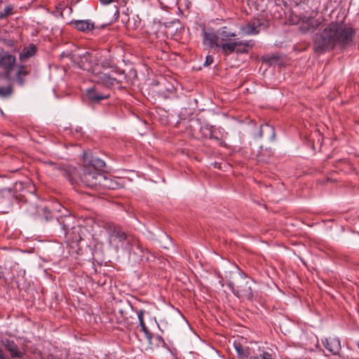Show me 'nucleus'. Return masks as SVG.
Returning a JSON list of instances; mask_svg holds the SVG:
<instances>
[{"label":"nucleus","mask_w":359,"mask_h":359,"mask_svg":"<svg viewBox=\"0 0 359 359\" xmlns=\"http://www.w3.org/2000/svg\"><path fill=\"white\" fill-rule=\"evenodd\" d=\"M356 29L344 22H331L313 38V50L323 55L336 47L346 49L354 46Z\"/></svg>","instance_id":"f257e3e1"},{"label":"nucleus","mask_w":359,"mask_h":359,"mask_svg":"<svg viewBox=\"0 0 359 359\" xmlns=\"http://www.w3.org/2000/svg\"><path fill=\"white\" fill-rule=\"evenodd\" d=\"M52 229L59 237H62L67 243L79 244L83 240L86 229L76 223V219L70 215H61L53 219Z\"/></svg>","instance_id":"f03ea898"},{"label":"nucleus","mask_w":359,"mask_h":359,"mask_svg":"<svg viewBox=\"0 0 359 359\" xmlns=\"http://www.w3.org/2000/svg\"><path fill=\"white\" fill-rule=\"evenodd\" d=\"M104 229L109 236V244L114 246L116 251L120 247L123 250L130 248V243H132L135 237L125 232L121 226L114 223H107Z\"/></svg>","instance_id":"7ed1b4c3"},{"label":"nucleus","mask_w":359,"mask_h":359,"mask_svg":"<svg viewBox=\"0 0 359 359\" xmlns=\"http://www.w3.org/2000/svg\"><path fill=\"white\" fill-rule=\"evenodd\" d=\"M226 285L235 296L249 301L253 299L252 280L243 273H238L233 280H227Z\"/></svg>","instance_id":"20e7f679"},{"label":"nucleus","mask_w":359,"mask_h":359,"mask_svg":"<svg viewBox=\"0 0 359 359\" xmlns=\"http://www.w3.org/2000/svg\"><path fill=\"white\" fill-rule=\"evenodd\" d=\"M94 72L96 74L95 83L107 89L114 87L116 84H122L126 80V75L124 72L111 70L110 72L102 73L99 71L98 67H96Z\"/></svg>","instance_id":"39448f33"},{"label":"nucleus","mask_w":359,"mask_h":359,"mask_svg":"<svg viewBox=\"0 0 359 359\" xmlns=\"http://www.w3.org/2000/svg\"><path fill=\"white\" fill-rule=\"evenodd\" d=\"M77 172L78 175L76 176V179L78 180V183L72 184L73 186L79 185L81 182L86 187L97 189L98 177L102 175L100 172L83 165L81 168V170H77Z\"/></svg>","instance_id":"423d86ee"},{"label":"nucleus","mask_w":359,"mask_h":359,"mask_svg":"<svg viewBox=\"0 0 359 359\" xmlns=\"http://www.w3.org/2000/svg\"><path fill=\"white\" fill-rule=\"evenodd\" d=\"M45 163L49 165L53 170H57L64 177H65L70 182L71 184L78 183V180L76 176L78 175L77 168L64 164H57L53 161H46Z\"/></svg>","instance_id":"0eeeda50"},{"label":"nucleus","mask_w":359,"mask_h":359,"mask_svg":"<svg viewBox=\"0 0 359 359\" xmlns=\"http://www.w3.org/2000/svg\"><path fill=\"white\" fill-rule=\"evenodd\" d=\"M70 58L75 63H77L79 68L90 72L93 74V62H95L98 58V53L93 55L89 52H85L83 55H80L72 54Z\"/></svg>","instance_id":"6e6552de"},{"label":"nucleus","mask_w":359,"mask_h":359,"mask_svg":"<svg viewBox=\"0 0 359 359\" xmlns=\"http://www.w3.org/2000/svg\"><path fill=\"white\" fill-rule=\"evenodd\" d=\"M99 86L95 83L93 87L88 88L86 91L87 101L90 104H99L110 97L109 89L104 88V90H100Z\"/></svg>","instance_id":"1a4fd4ad"},{"label":"nucleus","mask_w":359,"mask_h":359,"mask_svg":"<svg viewBox=\"0 0 359 359\" xmlns=\"http://www.w3.org/2000/svg\"><path fill=\"white\" fill-rule=\"evenodd\" d=\"M262 27L267 28L269 22L263 18H253L241 27V30L245 35H256L259 33Z\"/></svg>","instance_id":"9d476101"},{"label":"nucleus","mask_w":359,"mask_h":359,"mask_svg":"<svg viewBox=\"0 0 359 359\" xmlns=\"http://www.w3.org/2000/svg\"><path fill=\"white\" fill-rule=\"evenodd\" d=\"M15 57L10 54H4L0 57V67L4 70V77L8 81L13 79L11 72L15 64Z\"/></svg>","instance_id":"9b49d317"},{"label":"nucleus","mask_w":359,"mask_h":359,"mask_svg":"<svg viewBox=\"0 0 359 359\" xmlns=\"http://www.w3.org/2000/svg\"><path fill=\"white\" fill-rule=\"evenodd\" d=\"M130 247L128 249H125L129 253V258L135 263L142 261L144 257V249L139 241L135 238L132 243H130Z\"/></svg>","instance_id":"f8f14e48"},{"label":"nucleus","mask_w":359,"mask_h":359,"mask_svg":"<svg viewBox=\"0 0 359 359\" xmlns=\"http://www.w3.org/2000/svg\"><path fill=\"white\" fill-rule=\"evenodd\" d=\"M83 165L93 168L99 171L105 167V162L97 156L92 155L90 152L83 153Z\"/></svg>","instance_id":"ddd939ff"},{"label":"nucleus","mask_w":359,"mask_h":359,"mask_svg":"<svg viewBox=\"0 0 359 359\" xmlns=\"http://www.w3.org/2000/svg\"><path fill=\"white\" fill-rule=\"evenodd\" d=\"M3 344L7 351L9 352L11 358H22L25 352L20 350L18 346L13 340L6 339L3 341Z\"/></svg>","instance_id":"4468645a"},{"label":"nucleus","mask_w":359,"mask_h":359,"mask_svg":"<svg viewBox=\"0 0 359 359\" xmlns=\"http://www.w3.org/2000/svg\"><path fill=\"white\" fill-rule=\"evenodd\" d=\"M98 180L97 189L102 188L114 190L119 187V184L115 180L102 173L101 176L98 177Z\"/></svg>","instance_id":"2eb2a0df"},{"label":"nucleus","mask_w":359,"mask_h":359,"mask_svg":"<svg viewBox=\"0 0 359 359\" xmlns=\"http://www.w3.org/2000/svg\"><path fill=\"white\" fill-rule=\"evenodd\" d=\"M100 55H98V58L95 60V64L93 65V77L92 81L95 83V77L96 74L94 72V69H95L96 67H98L99 71L102 73L104 72H110L112 69L111 68L112 67L111 62L107 59L100 60Z\"/></svg>","instance_id":"dca6fc26"},{"label":"nucleus","mask_w":359,"mask_h":359,"mask_svg":"<svg viewBox=\"0 0 359 359\" xmlns=\"http://www.w3.org/2000/svg\"><path fill=\"white\" fill-rule=\"evenodd\" d=\"M35 211H32L30 210H27L30 215H34L35 214H38L41 217L42 219H44L46 222H50V226L52 229V224L53 219H55L56 217H59L60 216H54L53 214L46 208H41L36 207Z\"/></svg>","instance_id":"f3484780"},{"label":"nucleus","mask_w":359,"mask_h":359,"mask_svg":"<svg viewBox=\"0 0 359 359\" xmlns=\"http://www.w3.org/2000/svg\"><path fill=\"white\" fill-rule=\"evenodd\" d=\"M38 51L37 46L34 43H29L25 46L19 55V60L22 62H27L29 59L34 56Z\"/></svg>","instance_id":"a211bd4d"},{"label":"nucleus","mask_w":359,"mask_h":359,"mask_svg":"<svg viewBox=\"0 0 359 359\" xmlns=\"http://www.w3.org/2000/svg\"><path fill=\"white\" fill-rule=\"evenodd\" d=\"M202 35L203 37V43L205 44L208 43L210 48H219L220 46L218 43L219 36L213 32L206 31L205 29L203 28L202 30Z\"/></svg>","instance_id":"6ab92c4d"},{"label":"nucleus","mask_w":359,"mask_h":359,"mask_svg":"<svg viewBox=\"0 0 359 359\" xmlns=\"http://www.w3.org/2000/svg\"><path fill=\"white\" fill-rule=\"evenodd\" d=\"M18 69L15 74V78L13 80H15L18 85L23 86L25 82V76L31 73V68L27 65H18Z\"/></svg>","instance_id":"aec40b11"},{"label":"nucleus","mask_w":359,"mask_h":359,"mask_svg":"<svg viewBox=\"0 0 359 359\" xmlns=\"http://www.w3.org/2000/svg\"><path fill=\"white\" fill-rule=\"evenodd\" d=\"M74 27L81 32H88L92 31L95 28L94 22H91L90 20H74L70 22Z\"/></svg>","instance_id":"412c9836"},{"label":"nucleus","mask_w":359,"mask_h":359,"mask_svg":"<svg viewBox=\"0 0 359 359\" xmlns=\"http://www.w3.org/2000/svg\"><path fill=\"white\" fill-rule=\"evenodd\" d=\"M259 137H266L269 140H273L275 138L274 128L268 123L260 125Z\"/></svg>","instance_id":"4be33fe9"},{"label":"nucleus","mask_w":359,"mask_h":359,"mask_svg":"<svg viewBox=\"0 0 359 359\" xmlns=\"http://www.w3.org/2000/svg\"><path fill=\"white\" fill-rule=\"evenodd\" d=\"M234 347L238 358L241 359L248 358L254 351L253 346H243L241 343H235Z\"/></svg>","instance_id":"5701e85b"},{"label":"nucleus","mask_w":359,"mask_h":359,"mask_svg":"<svg viewBox=\"0 0 359 359\" xmlns=\"http://www.w3.org/2000/svg\"><path fill=\"white\" fill-rule=\"evenodd\" d=\"M144 310H140L137 311V317L140 323V325L141 327V330L144 332L145 337L148 340L149 344H151V340L153 338L152 333L149 330V329L147 327L144 321Z\"/></svg>","instance_id":"b1692460"},{"label":"nucleus","mask_w":359,"mask_h":359,"mask_svg":"<svg viewBox=\"0 0 359 359\" xmlns=\"http://www.w3.org/2000/svg\"><path fill=\"white\" fill-rule=\"evenodd\" d=\"M323 344L325 348L334 355L337 354L341 348L339 341L335 339H326L325 341H323Z\"/></svg>","instance_id":"393cba45"},{"label":"nucleus","mask_w":359,"mask_h":359,"mask_svg":"<svg viewBox=\"0 0 359 359\" xmlns=\"http://www.w3.org/2000/svg\"><path fill=\"white\" fill-rule=\"evenodd\" d=\"M241 44V43H237V41H234L231 43H222L219 47L222 49L223 55L225 56H228L234 52L236 53V48L238 46Z\"/></svg>","instance_id":"a878e982"},{"label":"nucleus","mask_w":359,"mask_h":359,"mask_svg":"<svg viewBox=\"0 0 359 359\" xmlns=\"http://www.w3.org/2000/svg\"><path fill=\"white\" fill-rule=\"evenodd\" d=\"M237 43H241V44L238 46L236 48V53L237 54H244L248 53L254 45V41L253 40H248V41H237Z\"/></svg>","instance_id":"bb28decb"},{"label":"nucleus","mask_w":359,"mask_h":359,"mask_svg":"<svg viewBox=\"0 0 359 359\" xmlns=\"http://www.w3.org/2000/svg\"><path fill=\"white\" fill-rule=\"evenodd\" d=\"M218 35L222 41H226L230 40L231 37L236 36V34L227 31L226 27H223L218 30Z\"/></svg>","instance_id":"cd10ccee"},{"label":"nucleus","mask_w":359,"mask_h":359,"mask_svg":"<svg viewBox=\"0 0 359 359\" xmlns=\"http://www.w3.org/2000/svg\"><path fill=\"white\" fill-rule=\"evenodd\" d=\"M133 309L132 304L128 302H121L119 307L118 308V313L123 318H126V315L127 314V311Z\"/></svg>","instance_id":"c85d7f7f"},{"label":"nucleus","mask_w":359,"mask_h":359,"mask_svg":"<svg viewBox=\"0 0 359 359\" xmlns=\"http://www.w3.org/2000/svg\"><path fill=\"white\" fill-rule=\"evenodd\" d=\"M11 194L7 191H0V212H1V206L4 205L11 204Z\"/></svg>","instance_id":"c756f323"},{"label":"nucleus","mask_w":359,"mask_h":359,"mask_svg":"<svg viewBox=\"0 0 359 359\" xmlns=\"http://www.w3.org/2000/svg\"><path fill=\"white\" fill-rule=\"evenodd\" d=\"M13 93V87L9 85L6 87H0V96L1 97H7L11 95Z\"/></svg>","instance_id":"7c9ffc66"},{"label":"nucleus","mask_w":359,"mask_h":359,"mask_svg":"<svg viewBox=\"0 0 359 359\" xmlns=\"http://www.w3.org/2000/svg\"><path fill=\"white\" fill-rule=\"evenodd\" d=\"M13 7L12 5H8L5 7L3 11L0 12V19H6L8 16L13 14Z\"/></svg>","instance_id":"2f4dec72"},{"label":"nucleus","mask_w":359,"mask_h":359,"mask_svg":"<svg viewBox=\"0 0 359 359\" xmlns=\"http://www.w3.org/2000/svg\"><path fill=\"white\" fill-rule=\"evenodd\" d=\"M212 128L213 126L209 125H206L205 127L204 128V129H205L208 132V134H207V137L212 140H219V138L213 135V132L212 130Z\"/></svg>","instance_id":"473e14b6"},{"label":"nucleus","mask_w":359,"mask_h":359,"mask_svg":"<svg viewBox=\"0 0 359 359\" xmlns=\"http://www.w3.org/2000/svg\"><path fill=\"white\" fill-rule=\"evenodd\" d=\"M213 61L214 58L212 55H207L203 65L205 67L209 66L213 62Z\"/></svg>","instance_id":"72a5a7b5"},{"label":"nucleus","mask_w":359,"mask_h":359,"mask_svg":"<svg viewBox=\"0 0 359 359\" xmlns=\"http://www.w3.org/2000/svg\"><path fill=\"white\" fill-rule=\"evenodd\" d=\"M251 355L249 356L248 359H262L260 356V353L257 354L255 352V350L252 352L250 354Z\"/></svg>","instance_id":"f704fd0d"},{"label":"nucleus","mask_w":359,"mask_h":359,"mask_svg":"<svg viewBox=\"0 0 359 359\" xmlns=\"http://www.w3.org/2000/svg\"><path fill=\"white\" fill-rule=\"evenodd\" d=\"M101 4L104 5H107L110 4L111 2L118 1V0H99Z\"/></svg>","instance_id":"c9c22d12"},{"label":"nucleus","mask_w":359,"mask_h":359,"mask_svg":"<svg viewBox=\"0 0 359 359\" xmlns=\"http://www.w3.org/2000/svg\"><path fill=\"white\" fill-rule=\"evenodd\" d=\"M205 127V126L203 127H201V130L202 131L203 135L207 137V134H208V132L205 129H204Z\"/></svg>","instance_id":"e433bc0d"},{"label":"nucleus","mask_w":359,"mask_h":359,"mask_svg":"<svg viewBox=\"0 0 359 359\" xmlns=\"http://www.w3.org/2000/svg\"><path fill=\"white\" fill-rule=\"evenodd\" d=\"M0 359H6L5 357L3 350L0 348Z\"/></svg>","instance_id":"4c0bfd02"},{"label":"nucleus","mask_w":359,"mask_h":359,"mask_svg":"<svg viewBox=\"0 0 359 359\" xmlns=\"http://www.w3.org/2000/svg\"><path fill=\"white\" fill-rule=\"evenodd\" d=\"M157 339H158V341H163V338H162V337H161V336H158V337H157Z\"/></svg>","instance_id":"58836bf2"},{"label":"nucleus","mask_w":359,"mask_h":359,"mask_svg":"<svg viewBox=\"0 0 359 359\" xmlns=\"http://www.w3.org/2000/svg\"><path fill=\"white\" fill-rule=\"evenodd\" d=\"M356 345H357L358 348H359V340L356 342Z\"/></svg>","instance_id":"ea45409f"},{"label":"nucleus","mask_w":359,"mask_h":359,"mask_svg":"<svg viewBox=\"0 0 359 359\" xmlns=\"http://www.w3.org/2000/svg\"><path fill=\"white\" fill-rule=\"evenodd\" d=\"M116 13H117V15H118L119 13H118V10L116 11Z\"/></svg>","instance_id":"a19ab883"}]
</instances>
